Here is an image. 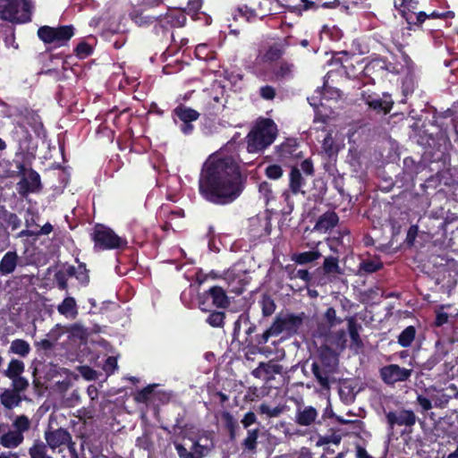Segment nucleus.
<instances>
[{"label":"nucleus","mask_w":458,"mask_h":458,"mask_svg":"<svg viewBox=\"0 0 458 458\" xmlns=\"http://www.w3.org/2000/svg\"><path fill=\"white\" fill-rule=\"evenodd\" d=\"M31 348L30 344L23 339H14L10 345V352L17 354L20 357L25 358L30 352Z\"/></svg>","instance_id":"nucleus-44"},{"label":"nucleus","mask_w":458,"mask_h":458,"mask_svg":"<svg viewBox=\"0 0 458 458\" xmlns=\"http://www.w3.org/2000/svg\"><path fill=\"white\" fill-rule=\"evenodd\" d=\"M394 2L395 8L400 11L406 21L411 14L418 13L415 11L418 8L419 0H394Z\"/></svg>","instance_id":"nucleus-34"},{"label":"nucleus","mask_w":458,"mask_h":458,"mask_svg":"<svg viewBox=\"0 0 458 458\" xmlns=\"http://www.w3.org/2000/svg\"><path fill=\"white\" fill-rule=\"evenodd\" d=\"M192 441V445L191 450H187V448L177 440H173V445L179 458H203L208 454L211 448L213 447L212 442L210 445L201 444V437L193 439L190 438Z\"/></svg>","instance_id":"nucleus-12"},{"label":"nucleus","mask_w":458,"mask_h":458,"mask_svg":"<svg viewBox=\"0 0 458 458\" xmlns=\"http://www.w3.org/2000/svg\"><path fill=\"white\" fill-rule=\"evenodd\" d=\"M306 185V180L301 174L299 167L292 166L289 174V185L288 189L293 195H298L300 193L305 194L302 188Z\"/></svg>","instance_id":"nucleus-23"},{"label":"nucleus","mask_w":458,"mask_h":458,"mask_svg":"<svg viewBox=\"0 0 458 458\" xmlns=\"http://www.w3.org/2000/svg\"><path fill=\"white\" fill-rule=\"evenodd\" d=\"M1 403L4 408L12 410L18 406L22 399L20 394L13 389H4L0 394Z\"/></svg>","instance_id":"nucleus-33"},{"label":"nucleus","mask_w":458,"mask_h":458,"mask_svg":"<svg viewBox=\"0 0 458 458\" xmlns=\"http://www.w3.org/2000/svg\"><path fill=\"white\" fill-rule=\"evenodd\" d=\"M260 368H263V371L267 376V380H270L275 375L282 374L284 369L283 366L274 360L267 362H260Z\"/></svg>","instance_id":"nucleus-47"},{"label":"nucleus","mask_w":458,"mask_h":458,"mask_svg":"<svg viewBox=\"0 0 458 458\" xmlns=\"http://www.w3.org/2000/svg\"><path fill=\"white\" fill-rule=\"evenodd\" d=\"M259 437V429H251L248 431L247 437L243 440V446L249 451H252L257 447V439Z\"/></svg>","instance_id":"nucleus-57"},{"label":"nucleus","mask_w":458,"mask_h":458,"mask_svg":"<svg viewBox=\"0 0 458 458\" xmlns=\"http://www.w3.org/2000/svg\"><path fill=\"white\" fill-rule=\"evenodd\" d=\"M240 144L230 140L204 163L199 180V191L204 199L215 205H228L245 189L247 175L240 166Z\"/></svg>","instance_id":"nucleus-1"},{"label":"nucleus","mask_w":458,"mask_h":458,"mask_svg":"<svg viewBox=\"0 0 458 458\" xmlns=\"http://www.w3.org/2000/svg\"><path fill=\"white\" fill-rule=\"evenodd\" d=\"M322 149L329 157H332L333 155L338 152L337 147L335 143L331 132H327V134L324 138L322 141Z\"/></svg>","instance_id":"nucleus-54"},{"label":"nucleus","mask_w":458,"mask_h":458,"mask_svg":"<svg viewBox=\"0 0 458 458\" xmlns=\"http://www.w3.org/2000/svg\"><path fill=\"white\" fill-rule=\"evenodd\" d=\"M420 232L417 225H412L409 227L406 234L405 243L408 246H413L416 241V238L419 237Z\"/></svg>","instance_id":"nucleus-64"},{"label":"nucleus","mask_w":458,"mask_h":458,"mask_svg":"<svg viewBox=\"0 0 458 458\" xmlns=\"http://www.w3.org/2000/svg\"><path fill=\"white\" fill-rule=\"evenodd\" d=\"M194 54L198 59L207 61L210 58L211 52L207 44H199L195 47Z\"/></svg>","instance_id":"nucleus-62"},{"label":"nucleus","mask_w":458,"mask_h":458,"mask_svg":"<svg viewBox=\"0 0 458 458\" xmlns=\"http://www.w3.org/2000/svg\"><path fill=\"white\" fill-rule=\"evenodd\" d=\"M131 21L140 27H148L155 21L157 22L158 16L145 14L142 10H134L130 13Z\"/></svg>","instance_id":"nucleus-38"},{"label":"nucleus","mask_w":458,"mask_h":458,"mask_svg":"<svg viewBox=\"0 0 458 458\" xmlns=\"http://www.w3.org/2000/svg\"><path fill=\"white\" fill-rule=\"evenodd\" d=\"M32 0H0V19L12 23L31 21Z\"/></svg>","instance_id":"nucleus-3"},{"label":"nucleus","mask_w":458,"mask_h":458,"mask_svg":"<svg viewBox=\"0 0 458 458\" xmlns=\"http://www.w3.org/2000/svg\"><path fill=\"white\" fill-rule=\"evenodd\" d=\"M363 73L374 81L375 79L386 77L388 73L397 74L399 71L394 64L388 62L386 58L376 57L365 65Z\"/></svg>","instance_id":"nucleus-8"},{"label":"nucleus","mask_w":458,"mask_h":458,"mask_svg":"<svg viewBox=\"0 0 458 458\" xmlns=\"http://www.w3.org/2000/svg\"><path fill=\"white\" fill-rule=\"evenodd\" d=\"M200 116V114L183 104H179L173 111L172 117L174 123H177V119L182 122L181 131L184 135H190L194 131V125L192 122L197 121Z\"/></svg>","instance_id":"nucleus-11"},{"label":"nucleus","mask_w":458,"mask_h":458,"mask_svg":"<svg viewBox=\"0 0 458 458\" xmlns=\"http://www.w3.org/2000/svg\"><path fill=\"white\" fill-rule=\"evenodd\" d=\"M42 188L39 174L30 168L26 176H23L17 183V190L21 197H27L30 193L39 191Z\"/></svg>","instance_id":"nucleus-14"},{"label":"nucleus","mask_w":458,"mask_h":458,"mask_svg":"<svg viewBox=\"0 0 458 458\" xmlns=\"http://www.w3.org/2000/svg\"><path fill=\"white\" fill-rule=\"evenodd\" d=\"M441 13H439L437 11H433L428 14L425 12H418L417 14H411L410 18H407V23L410 29L411 28V26L420 28L422 27V24L426 21V20L443 19Z\"/></svg>","instance_id":"nucleus-32"},{"label":"nucleus","mask_w":458,"mask_h":458,"mask_svg":"<svg viewBox=\"0 0 458 458\" xmlns=\"http://www.w3.org/2000/svg\"><path fill=\"white\" fill-rule=\"evenodd\" d=\"M1 218L4 221L7 226L12 228L13 231L17 230L21 225V221L18 216L6 209L3 210Z\"/></svg>","instance_id":"nucleus-51"},{"label":"nucleus","mask_w":458,"mask_h":458,"mask_svg":"<svg viewBox=\"0 0 458 458\" xmlns=\"http://www.w3.org/2000/svg\"><path fill=\"white\" fill-rule=\"evenodd\" d=\"M186 21L187 17L184 10L177 8L169 9L165 14L158 15L155 29L159 27L164 31H168L172 29L185 26Z\"/></svg>","instance_id":"nucleus-13"},{"label":"nucleus","mask_w":458,"mask_h":458,"mask_svg":"<svg viewBox=\"0 0 458 458\" xmlns=\"http://www.w3.org/2000/svg\"><path fill=\"white\" fill-rule=\"evenodd\" d=\"M184 415L178 414L175 418V423L172 427V429L174 434H176L177 430H179L178 437L184 439L186 438L185 429L187 428V425H182Z\"/></svg>","instance_id":"nucleus-59"},{"label":"nucleus","mask_w":458,"mask_h":458,"mask_svg":"<svg viewBox=\"0 0 458 458\" xmlns=\"http://www.w3.org/2000/svg\"><path fill=\"white\" fill-rule=\"evenodd\" d=\"M259 97L264 100H274L276 96V89L271 85H264L259 88Z\"/></svg>","instance_id":"nucleus-61"},{"label":"nucleus","mask_w":458,"mask_h":458,"mask_svg":"<svg viewBox=\"0 0 458 458\" xmlns=\"http://www.w3.org/2000/svg\"><path fill=\"white\" fill-rule=\"evenodd\" d=\"M416 404L420 407L419 411L421 413H425L426 411L431 410L434 406L433 402V393L430 397L425 396L423 394H418L416 398Z\"/></svg>","instance_id":"nucleus-53"},{"label":"nucleus","mask_w":458,"mask_h":458,"mask_svg":"<svg viewBox=\"0 0 458 458\" xmlns=\"http://www.w3.org/2000/svg\"><path fill=\"white\" fill-rule=\"evenodd\" d=\"M57 311L66 318H75L78 316V307L75 299L71 296L65 297L57 306Z\"/></svg>","instance_id":"nucleus-30"},{"label":"nucleus","mask_w":458,"mask_h":458,"mask_svg":"<svg viewBox=\"0 0 458 458\" xmlns=\"http://www.w3.org/2000/svg\"><path fill=\"white\" fill-rule=\"evenodd\" d=\"M277 132V125L272 119L259 118L246 136L248 152L265 150L275 141Z\"/></svg>","instance_id":"nucleus-2"},{"label":"nucleus","mask_w":458,"mask_h":458,"mask_svg":"<svg viewBox=\"0 0 458 458\" xmlns=\"http://www.w3.org/2000/svg\"><path fill=\"white\" fill-rule=\"evenodd\" d=\"M411 129L414 131V138H416L418 144L425 148H431L435 143L433 133L429 132L424 124L419 125V123L415 122L411 125Z\"/></svg>","instance_id":"nucleus-25"},{"label":"nucleus","mask_w":458,"mask_h":458,"mask_svg":"<svg viewBox=\"0 0 458 458\" xmlns=\"http://www.w3.org/2000/svg\"><path fill=\"white\" fill-rule=\"evenodd\" d=\"M208 312L209 314L206 318V322L212 327H224L225 313L213 309Z\"/></svg>","instance_id":"nucleus-50"},{"label":"nucleus","mask_w":458,"mask_h":458,"mask_svg":"<svg viewBox=\"0 0 458 458\" xmlns=\"http://www.w3.org/2000/svg\"><path fill=\"white\" fill-rule=\"evenodd\" d=\"M157 386V385H148L142 388L141 390L138 391L134 394V401L137 403H144L146 405H150L151 403H155L157 400L166 403L169 400V396L163 393V392H156L155 388Z\"/></svg>","instance_id":"nucleus-17"},{"label":"nucleus","mask_w":458,"mask_h":458,"mask_svg":"<svg viewBox=\"0 0 458 458\" xmlns=\"http://www.w3.org/2000/svg\"><path fill=\"white\" fill-rule=\"evenodd\" d=\"M284 174V170L280 165L271 164L265 169V175L270 180H278Z\"/></svg>","instance_id":"nucleus-56"},{"label":"nucleus","mask_w":458,"mask_h":458,"mask_svg":"<svg viewBox=\"0 0 458 458\" xmlns=\"http://www.w3.org/2000/svg\"><path fill=\"white\" fill-rule=\"evenodd\" d=\"M221 419L224 428L228 431L231 440L235 438L236 429L238 428V422L233 416L227 411L221 413Z\"/></svg>","instance_id":"nucleus-45"},{"label":"nucleus","mask_w":458,"mask_h":458,"mask_svg":"<svg viewBox=\"0 0 458 458\" xmlns=\"http://www.w3.org/2000/svg\"><path fill=\"white\" fill-rule=\"evenodd\" d=\"M412 369L401 367L398 364H388L379 369V377L387 386H394L396 383L410 380Z\"/></svg>","instance_id":"nucleus-9"},{"label":"nucleus","mask_w":458,"mask_h":458,"mask_svg":"<svg viewBox=\"0 0 458 458\" xmlns=\"http://www.w3.org/2000/svg\"><path fill=\"white\" fill-rule=\"evenodd\" d=\"M233 17L234 21H237L239 18H242L246 21L250 22L256 19L257 13L253 9L248 7L247 5H242L234 9L233 13Z\"/></svg>","instance_id":"nucleus-49"},{"label":"nucleus","mask_w":458,"mask_h":458,"mask_svg":"<svg viewBox=\"0 0 458 458\" xmlns=\"http://www.w3.org/2000/svg\"><path fill=\"white\" fill-rule=\"evenodd\" d=\"M25 365L23 361L17 360V359H12L8 364V367L6 370H4V374L5 377H7L9 379L17 377L19 376H21V374L24 372Z\"/></svg>","instance_id":"nucleus-46"},{"label":"nucleus","mask_w":458,"mask_h":458,"mask_svg":"<svg viewBox=\"0 0 458 458\" xmlns=\"http://www.w3.org/2000/svg\"><path fill=\"white\" fill-rule=\"evenodd\" d=\"M318 417L317 410L312 406L299 407L295 415V421L300 426H310Z\"/></svg>","instance_id":"nucleus-27"},{"label":"nucleus","mask_w":458,"mask_h":458,"mask_svg":"<svg viewBox=\"0 0 458 458\" xmlns=\"http://www.w3.org/2000/svg\"><path fill=\"white\" fill-rule=\"evenodd\" d=\"M13 135H16L19 149L24 150L32 140V135L27 127L21 123H18L13 131Z\"/></svg>","instance_id":"nucleus-35"},{"label":"nucleus","mask_w":458,"mask_h":458,"mask_svg":"<svg viewBox=\"0 0 458 458\" xmlns=\"http://www.w3.org/2000/svg\"><path fill=\"white\" fill-rule=\"evenodd\" d=\"M285 54V47L283 44L276 43L270 46L264 55L267 62L276 63L282 60L283 55Z\"/></svg>","instance_id":"nucleus-39"},{"label":"nucleus","mask_w":458,"mask_h":458,"mask_svg":"<svg viewBox=\"0 0 458 458\" xmlns=\"http://www.w3.org/2000/svg\"><path fill=\"white\" fill-rule=\"evenodd\" d=\"M19 256L15 250L7 251L0 260V274L8 276L13 273L19 262Z\"/></svg>","instance_id":"nucleus-26"},{"label":"nucleus","mask_w":458,"mask_h":458,"mask_svg":"<svg viewBox=\"0 0 458 458\" xmlns=\"http://www.w3.org/2000/svg\"><path fill=\"white\" fill-rule=\"evenodd\" d=\"M360 98L369 108L378 114H387L391 112L394 100L390 94L385 92L380 97L377 93L369 90H362Z\"/></svg>","instance_id":"nucleus-7"},{"label":"nucleus","mask_w":458,"mask_h":458,"mask_svg":"<svg viewBox=\"0 0 458 458\" xmlns=\"http://www.w3.org/2000/svg\"><path fill=\"white\" fill-rule=\"evenodd\" d=\"M300 3L297 4H286V7L291 12H299L301 13L304 11L313 10L316 11L319 8V3L321 0H299Z\"/></svg>","instance_id":"nucleus-43"},{"label":"nucleus","mask_w":458,"mask_h":458,"mask_svg":"<svg viewBox=\"0 0 458 458\" xmlns=\"http://www.w3.org/2000/svg\"><path fill=\"white\" fill-rule=\"evenodd\" d=\"M450 344L441 340H437L435 344V350L429 358L421 365V369L432 370L439 364L449 353Z\"/></svg>","instance_id":"nucleus-21"},{"label":"nucleus","mask_w":458,"mask_h":458,"mask_svg":"<svg viewBox=\"0 0 458 458\" xmlns=\"http://www.w3.org/2000/svg\"><path fill=\"white\" fill-rule=\"evenodd\" d=\"M383 268V262L379 259H363L359 264L358 267V275L367 276L369 274L376 273Z\"/></svg>","instance_id":"nucleus-36"},{"label":"nucleus","mask_w":458,"mask_h":458,"mask_svg":"<svg viewBox=\"0 0 458 458\" xmlns=\"http://www.w3.org/2000/svg\"><path fill=\"white\" fill-rule=\"evenodd\" d=\"M339 222L338 215L333 211L328 210L322 214L317 220L314 229L320 233H326L337 225Z\"/></svg>","instance_id":"nucleus-22"},{"label":"nucleus","mask_w":458,"mask_h":458,"mask_svg":"<svg viewBox=\"0 0 458 458\" xmlns=\"http://www.w3.org/2000/svg\"><path fill=\"white\" fill-rule=\"evenodd\" d=\"M417 330L414 326H408L397 336V343L403 348L411 346L415 340Z\"/></svg>","instance_id":"nucleus-40"},{"label":"nucleus","mask_w":458,"mask_h":458,"mask_svg":"<svg viewBox=\"0 0 458 458\" xmlns=\"http://www.w3.org/2000/svg\"><path fill=\"white\" fill-rule=\"evenodd\" d=\"M284 411V406L278 404L275 407H271L266 403H262L257 409L258 413L265 414L267 418H277Z\"/></svg>","instance_id":"nucleus-48"},{"label":"nucleus","mask_w":458,"mask_h":458,"mask_svg":"<svg viewBox=\"0 0 458 458\" xmlns=\"http://www.w3.org/2000/svg\"><path fill=\"white\" fill-rule=\"evenodd\" d=\"M296 66L293 62L282 59L273 64L271 68L276 81H288L294 78Z\"/></svg>","instance_id":"nucleus-19"},{"label":"nucleus","mask_w":458,"mask_h":458,"mask_svg":"<svg viewBox=\"0 0 458 458\" xmlns=\"http://www.w3.org/2000/svg\"><path fill=\"white\" fill-rule=\"evenodd\" d=\"M321 256V252L316 249L309 251L294 253L292 256V260H293L295 263L299 265H306L316 261Z\"/></svg>","instance_id":"nucleus-37"},{"label":"nucleus","mask_w":458,"mask_h":458,"mask_svg":"<svg viewBox=\"0 0 458 458\" xmlns=\"http://www.w3.org/2000/svg\"><path fill=\"white\" fill-rule=\"evenodd\" d=\"M425 168V163L421 161L417 162L411 157H407L403 159V172L410 180H413Z\"/></svg>","instance_id":"nucleus-29"},{"label":"nucleus","mask_w":458,"mask_h":458,"mask_svg":"<svg viewBox=\"0 0 458 458\" xmlns=\"http://www.w3.org/2000/svg\"><path fill=\"white\" fill-rule=\"evenodd\" d=\"M386 418L389 426L393 428L395 425L412 427L415 425L417 417L411 410H401L399 412L389 411L386 414Z\"/></svg>","instance_id":"nucleus-20"},{"label":"nucleus","mask_w":458,"mask_h":458,"mask_svg":"<svg viewBox=\"0 0 458 458\" xmlns=\"http://www.w3.org/2000/svg\"><path fill=\"white\" fill-rule=\"evenodd\" d=\"M304 319V313L295 315L288 313L285 315L278 314L273 323L272 327L276 335H279L283 332H286L288 335H294L298 332L301 327Z\"/></svg>","instance_id":"nucleus-10"},{"label":"nucleus","mask_w":458,"mask_h":458,"mask_svg":"<svg viewBox=\"0 0 458 458\" xmlns=\"http://www.w3.org/2000/svg\"><path fill=\"white\" fill-rule=\"evenodd\" d=\"M11 380L13 390L16 391L18 394L24 392L29 387V381L21 376L11 378Z\"/></svg>","instance_id":"nucleus-60"},{"label":"nucleus","mask_w":458,"mask_h":458,"mask_svg":"<svg viewBox=\"0 0 458 458\" xmlns=\"http://www.w3.org/2000/svg\"><path fill=\"white\" fill-rule=\"evenodd\" d=\"M317 271L321 272L327 276H335L343 273L342 268L339 266L338 257L334 256L326 257L322 266L319 267Z\"/></svg>","instance_id":"nucleus-28"},{"label":"nucleus","mask_w":458,"mask_h":458,"mask_svg":"<svg viewBox=\"0 0 458 458\" xmlns=\"http://www.w3.org/2000/svg\"><path fill=\"white\" fill-rule=\"evenodd\" d=\"M199 308L202 311H211V309H227L230 301L224 288L212 286L208 290L198 294Z\"/></svg>","instance_id":"nucleus-6"},{"label":"nucleus","mask_w":458,"mask_h":458,"mask_svg":"<svg viewBox=\"0 0 458 458\" xmlns=\"http://www.w3.org/2000/svg\"><path fill=\"white\" fill-rule=\"evenodd\" d=\"M272 336H277V335L271 325L262 334H257L253 337L245 338L243 344L245 348L247 347L250 350L258 349L259 346L266 344Z\"/></svg>","instance_id":"nucleus-24"},{"label":"nucleus","mask_w":458,"mask_h":458,"mask_svg":"<svg viewBox=\"0 0 458 458\" xmlns=\"http://www.w3.org/2000/svg\"><path fill=\"white\" fill-rule=\"evenodd\" d=\"M276 155L281 162H288L302 157L300 143L296 139H286L282 144L276 146Z\"/></svg>","instance_id":"nucleus-15"},{"label":"nucleus","mask_w":458,"mask_h":458,"mask_svg":"<svg viewBox=\"0 0 458 458\" xmlns=\"http://www.w3.org/2000/svg\"><path fill=\"white\" fill-rule=\"evenodd\" d=\"M45 439L47 445L53 450L62 445H67L70 450L74 452L72 436L65 428H60L55 430L47 431L45 433Z\"/></svg>","instance_id":"nucleus-16"},{"label":"nucleus","mask_w":458,"mask_h":458,"mask_svg":"<svg viewBox=\"0 0 458 458\" xmlns=\"http://www.w3.org/2000/svg\"><path fill=\"white\" fill-rule=\"evenodd\" d=\"M264 317L271 316L276 310V303L274 300L267 294H264L259 301Z\"/></svg>","instance_id":"nucleus-52"},{"label":"nucleus","mask_w":458,"mask_h":458,"mask_svg":"<svg viewBox=\"0 0 458 458\" xmlns=\"http://www.w3.org/2000/svg\"><path fill=\"white\" fill-rule=\"evenodd\" d=\"M347 324L352 344L358 348L362 347L363 344L359 334V331L361 329V326L358 324L357 320L353 317L347 319Z\"/></svg>","instance_id":"nucleus-42"},{"label":"nucleus","mask_w":458,"mask_h":458,"mask_svg":"<svg viewBox=\"0 0 458 458\" xmlns=\"http://www.w3.org/2000/svg\"><path fill=\"white\" fill-rule=\"evenodd\" d=\"M37 34L45 44H55V47H60L67 45L68 41L73 37L74 27L72 25L58 27L44 25L38 28Z\"/></svg>","instance_id":"nucleus-5"},{"label":"nucleus","mask_w":458,"mask_h":458,"mask_svg":"<svg viewBox=\"0 0 458 458\" xmlns=\"http://www.w3.org/2000/svg\"><path fill=\"white\" fill-rule=\"evenodd\" d=\"M24 440L23 434L16 432L14 430H9L0 437V445L5 448H16Z\"/></svg>","instance_id":"nucleus-31"},{"label":"nucleus","mask_w":458,"mask_h":458,"mask_svg":"<svg viewBox=\"0 0 458 458\" xmlns=\"http://www.w3.org/2000/svg\"><path fill=\"white\" fill-rule=\"evenodd\" d=\"M452 399H458V386L454 383L433 391V402L436 408H446Z\"/></svg>","instance_id":"nucleus-18"},{"label":"nucleus","mask_w":458,"mask_h":458,"mask_svg":"<svg viewBox=\"0 0 458 458\" xmlns=\"http://www.w3.org/2000/svg\"><path fill=\"white\" fill-rule=\"evenodd\" d=\"M75 55L80 59H84L93 53V47L86 41H81L73 50Z\"/></svg>","instance_id":"nucleus-55"},{"label":"nucleus","mask_w":458,"mask_h":458,"mask_svg":"<svg viewBox=\"0 0 458 458\" xmlns=\"http://www.w3.org/2000/svg\"><path fill=\"white\" fill-rule=\"evenodd\" d=\"M13 425L15 428L14 431L23 434V432L29 430L30 422L26 415H20L14 420Z\"/></svg>","instance_id":"nucleus-58"},{"label":"nucleus","mask_w":458,"mask_h":458,"mask_svg":"<svg viewBox=\"0 0 458 458\" xmlns=\"http://www.w3.org/2000/svg\"><path fill=\"white\" fill-rule=\"evenodd\" d=\"M91 240L98 250H124L128 246L126 238L117 235L113 229L102 224L94 226Z\"/></svg>","instance_id":"nucleus-4"},{"label":"nucleus","mask_w":458,"mask_h":458,"mask_svg":"<svg viewBox=\"0 0 458 458\" xmlns=\"http://www.w3.org/2000/svg\"><path fill=\"white\" fill-rule=\"evenodd\" d=\"M54 279L59 290L66 291L68 289V278L63 273V270H58L55 273Z\"/></svg>","instance_id":"nucleus-63"},{"label":"nucleus","mask_w":458,"mask_h":458,"mask_svg":"<svg viewBox=\"0 0 458 458\" xmlns=\"http://www.w3.org/2000/svg\"><path fill=\"white\" fill-rule=\"evenodd\" d=\"M311 371L322 388H329V371L327 369L321 368L318 362H313Z\"/></svg>","instance_id":"nucleus-41"}]
</instances>
